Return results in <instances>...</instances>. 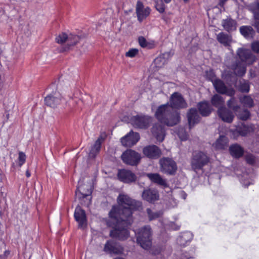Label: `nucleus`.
Instances as JSON below:
<instances>
[{
    "instance_id": "nucleus-27",
    "label": "nucleus",
    "mask_w": 259,
    "mask_h": 259,
    "mask_svg": "<svg viewBox=\"0 0 259 259\" xmlns=\"http://www.w3.org/2000/svg\"><path fill=\"white\" fill-rule=\"evenodd\" d=\"M229 150L231 155L236 158L242 156L244 152L243 148L237 144L231 146Z\"/></svg>"
},
{
    "instance_id": "nucleus-21",
    "label": "nucleus",
    "mask_w": 259,
    "mask_h": 259,
    "mask_svg": "<svg viewBox=\"0 0 259 259\" xmlns=\"http://www.w3.org/2000/svg\"><path fill=\"white\" fill-rule=\"evenodd\" d=\"M60 100L61 98L59 93L56 92L53 93V94L47 96L45 99V101L47 105L55 107L60 103Z\"/></svg>"
},
{
    "instance_id": "nucleus-28",
    "label": "nucleus",
    "mask_w": 259,
    "mask_h": 259,
    "mask_svg": "<svg viewBox=\"0 0 259 259\" xmlns=\"http://www.w3.org/2000/svg\"><path fill=\"white\" fill-rule=\"evenodd\" d=\"M228 139L225 136H220L217 139L215 142L213 144V146L216 149H225L228 146Z\"/></svg>"
},
{
    "instance_id": "nucleus-39",
    "label": "nucleus",
    "mask_w": 259,
    "mask_h": 259,
    "mask_svg": "<svg viewBox=\"0 0 259 259\" xmlns=\"http://www.w3.org/2000/svg\"><path fill=\"white\" fill-rule=\"evenodd\" d=\"M67 39V34L65 33H62L56 37V40L58 44H63L64 42H66Z\"/></svg>"
},
{
    "instance_id": "nucleus-1",
    "label": "nucleus",
    "mask_w": 259,
    "mask_h": 259,
    "mask_svg": "<svg viewBox=\"0 0 259 259\" xmlns=\"http://www.w3.org/2000/svg\"><path fill=\"white\" fill-rule=\"evenodd\" d=\"M118 209L114 208V238L124 240L129 236L127 227L132 222L133 211L142 208V202L121 193L117 198Z\"/></svg>"
},
{
    "instance_id": "nucleus-12",
    "label": "nucleus",
    "mask_w": 259,
    "mask_h": 259,
    "mask_svg": "<svg viewBox=\"0 0 259 259\" xmlns=\"http://www.w3.org/2000/svg\"><path fill=\"white\" fill-rule=\"evenodd\" d=\"M140 140V135L131 131L128 134L121 139L122 144L126 147H132Z\"/></svg>"
},
{
    "instance_id": "nucleus-32",
    "label": "nucleus",
    "mask_w": 259,
    "mask_h": 259,
    "mask_svg": "<svg viewBox=\"0 0 259 259\" xmlns=\"http://www.w3.org/2000/svg\"><path fill=\"white\" fill-rule=\"evenodd\" d=\"M80 40V37L78 35H74L72 34H69L67 35V39L66 40L67 45L68 47L64 49V51H67L69 49V47L75 45Z\"/></svg>"
},
{
    "instance_id": "nucleus-14",
    "label": "nucleus",
    "mask_w": 259,
    "mask_h": 259,
    "mask_svg": "<svg viewBox=\"0 0 259 259\" xmlns=\"http://www.w3.org/2000/svg\"><path fill=\"white\" fill-rule=\"evenodd\" d=\"M150 13V9L149 7H145L143 3L138 1L136 5V14L138 19L141 22L149 16Z\"/></svg>"
},
{
    "instance_id": "nucleus-48",
    "label": "nucleus",
    "mask_w": 259,
    "mask_h": 259,
    "mask_svg": "<svg viewBox=\"0 0 259 259\" xmlns=\"http://www.w3.org/2000/svg\"><path fill=\"white\" fill-rule=\"evenodd\" d=\"M246 161L247 163L252 164L254 162V158L251 155H249L246 157Z\"/></svg>"
},
{
    "instance_id": "nucleus-42",
    "label": "nucleus",
    "mask_w": 259,
    "mask_h": 259,
    "mask_svg": "<svg viewBox=\"0 0 259 259\" xmlns=\"http://www.w3.org/2000/svg\"><path fill=\"white\" fill-rule=\"evenodd\" d=\"M147 212L148 214V217L150 220L155 219L159 217V213L158 212H153L152 210L148 208L147 209Z\"/></svg>"
},
{
    "instance_id": "nucleus-51",
    "label": "nucleus",
    "mask_w": 259,
    "mask_h": 259,
    "mask_svg": "<svg viewBox=\"0 0 259 259\" xmlns=\"http://www.w3.org/2000/svg\"><path fill=\"white\" fill-rule=\"evenodd\" d=\"M252 25L257 29V32H259V20H255Z\"/></svg>"
},
{
    "instance_id": "nucleus-13",
    "label": "nucleus",
    "mask_w": 259,
    "mask_h": 259,
    "mask_svg": "<svg viewBox=\"0 0 259 259\" xmlns=\"http://www.w3.org/2000/svg\"><path fill=\"white\" fill-rule=\"evenodd\" d=\"M143 152L146 157L151 159L158 158L161 154L160 149L153 145L146 146L143 148Z\"/></svg>"
},
{
    "instance_id": "nucleus-25",
    "label": "nucleus",
    "mask_w": 259,
    "mask_h": 259,
    "mask_svg": "<svg viewBox=\"0 0 259 259\" xmlns=\"http://www.w3.org/2000/svg\"><path fill=\"white\" fill-rule=\"evenodd\" d=\"M246 65L247 64L240 62L232 65L231 69L233 70L234 73L236 75L242 76L246 73Z\"/></svg>"
},
{
    "instance_id": "nucleus-45",
    "label": "nucleus",
    "mask_w": 259,
    "mask_h": 259,
    "mask_svg": "<svg viewBox=\"0 0 259 259\" xmlns=\"http://www.w3.org/2000/svg\"><path fill=\"white\" fill-rule=\"evenodd\" d=\"M139 50L137 49H131L126 53V56L131 58L135 57L138 53Z\"/></svg>"
},
{
    "instance_id": "nucleus-3",
    "label": "nucleus",
    "mask_w": 259,
    "mask_h": 259,
    "mask_svg": "<svg viewBox=\"0 0 259 259\" xmlns=\"http://www.w3.org/2000/svg\"><path fill=\"white\" fill-rule=\"evenodd\" d=\"M137 242L144 249L148 250L152 245V231L150 226H146L136 231Z\"/></svg>"
},
{
    "instance_id": "nucleus-49",
    "label": "nucleus",
    "mask_w": 259,
    "mask_h": 259,
    "mask_svg": "<svg viewBox=\"0 0 259 259\" xmlns=\"http://www.w3.org/2000/svg\"><path fill=\"white\" fill-rule=\"evenodd\" d=\"M122 251H123V249L120 246L114 244V254L121 253L122 252Z\"/></svg>"
},
{
    "instance_id": "nucleus-46",
    "label": "nucleus",
    "mask_w": 259,
    "mask_h": 259,
    "mask_svg": "<svg viewBox=\"0 0 259 259\" xmlns=\"http://www.w3.org/2000/svg\"><path fill=\"white\" fill-rule=\"evenodd\" d=\"M138 41L140 45L142 48L148 47L149 43L146 41V39L144 37H139Z\"/></svg>"
},
{
    "instance_id": "nucleus-20",
    "label": "nucleus",
    "mask_w": 259,
    "mask_h": 259,
    "mask_svg": "<svg viewBox=\"0 0 259 259\" xmlns=\"http://www.w3.org/2000/svg\"><path fill=\"white\" fill-rule=\"evenodd\" d=\"M187 118L190 128L198 123L200 120V117L197 110L195 108H191L187 112Z\"/></svg>"
},
{
    "instance_id": "nucleus-43",
    "label": "nucleus",
    "mask_w": 259,
    "mask_h": 259,
    "mask_svg": "<svg viewBox=\"0 0 259 259\" xmlns=\"http://www.w3.org/2000/svg\"><path fill=\"white\" fill-rule=\"evenodd\" d=\"M239 89L243 92H248L249 90V85L248 82L243 81L240 83Z\"/></svg>"
},
{
    "instance_id": "nucleus-6",
    "label": "nucleus",
    "mask_w": 259,
    "mask_h": 259,
    "mask_svg": "<svg viewBox=\"0 0 259 259\" xmlns=\"http://www.w3.org/2000/svg\"><path fill=\"white\" fill-rule=\"evenodd\" d=\"M160 171L167 175H174L177 170L176 163L171 159L163 157L159 160Z\"/></svg>"
},
{
    "instance_id": "nucleus-26",
    "label": "nucleus",
    "mask_w": 259,
    "mask_h": 259,
    "mask_svg": "<svg viewBox=\"0 0 259 259\" xmlns=\"http://www.w3.org/2000/svg\"><path fill=\"white\" fill-rule=\"evenodd\" d=\"M197 107L200 114L203 116H208L211 112V109L209 104L206 102L199 103Z\"/></svg>"
},
{
    "instance_id": "nucleus-47",
    "label": "nucleus",
    "mask_w": 259,
    "mask_h": 259,
    "mask_svg": "<svg viewBox=\"0 0 259 259\" xmlns=\"http://www.w3.org/2000/svg\"><path fill=\"white\" fill-rule=\"evenodd\" d=\"M251 48L254 52L259 53V41H256L252 42Z\"/></svg>"
},
{
    "instance_id": "nucleus-54",
    "label": "nucleus",
    "mask_w": 259,
    "mask_h": 259,
    "mask_svg": "<svg viewBox=\"0 0 259 259\" xmlns=\"http://www.w3.org/2000/svg\"><path fill=\"white\" fill-rule=\"evenodd\" d=\"M26 176L27 178L30 177L31 176L30 172L28 170H27L26 171Z\"/></svg>"
},
{
    "instance_id": "nucleus-57",
    "label": "nucleus",
    "mask_w": 259,
    "mask_h": 259,
    "mask_svg": "<svg viewBox=\"0 0 259 259\" xmlns=\"http://www.w3.org/2000/svg\"><path fill=\"white\" fill-rule=\"evenodd\" d=\"M180 138H181V139H182V140H186V139H187V138H186H186H182L181 137V136H180Z\"/></svg>"
},
{
    "instance_id": "nucleus-50",
    "label": "nucleus",
    "mask_w": 259,
    "mask_h": 259,
    "mask_svg": "<svg viewBox=\"0 0 259 259\" xmlns=\"http://www.w3.org/2000/svg\"><path fill=\"white\" fill-rule=\"evenodd\" d=\"M206 75L210 79H212L214 76V73L212 70L207 71L206 72Z\"/></svg>"
},
{
    "instance_id": "nucleus-40",
    "label": "nucleus",
    "mask_w": 259,
    "mask_h": 259,
    "mask_svg": "<svg viewBox=\"0 0 259 259\" xmlns=\"http://www.w3.org/2000/svg\"><path fill=\"white\" fill-rule=\"evenodd\" d=\"M237 116L241 120H246L250 116V113L247 110H244L242 112L237 114Z\"/></svg>"
},
{
    "instance_id": "nucleus-35",
    "label": "nucleus",
    "mask_w": 259,
    "mask_h": 259,
    "mask_svg": "<svg viewBox=\"0 0 259 259\" xmlns=\"http://www.w3.org/2000/svg\"><path fill=\"white\" fill-rule=\"evenodd\" d=\"M168 54H164L162 56L157 57L154 61V64L157 68H161L163 67L166 63V60L165 59V56H168Z\"/></svg>"
},
{
    "instance_id": "nucleus-59",
    "label": "nucleus",
    "mask_w": 259,
    "mask_h": 259,
    "mask_svg": "<svg viewBox=\"0 0 259 259\" xmlns=\"http://www.w3.org/2000/svg\"><path fill=\"white\" fill-rule=\"evenodd\" d=\"M236 104V102L235 101V104H232V105H235Z\"/></svg>"
},
{
    "instance_id": "nucleus-36",
    "label": "nucleus",
    "mask_w": 259,
    "mask_h": 259,
    "mask_svg": "<svg viewBox=\"0 0 259 259\" xmlns=\"http://www.w3.org/2000/svg\"><path fill=\"white\" fill-rule=\"evenodd\" d=\"M104 251L107 254L112 256L113 254V241L108 240L105 243L104 247Z\"/></svg>"
},
{
    "instance_id": "nucleus-19",
    "label": "nucleus",
    "mask_w": 259,
    "mask_h": 259,
    "mask_svg": "<svg viewBox=\"0 0 259 259\" xmlns=\"http://www.w3.org/2000/svg\"><path fill=\"white\" fill-rule=\"evenodd\" d=\"M142 197L143 199L150 203H153L158 200L159 196L157 191L149 189L143 192Z\"/></svg>"
},
{
    "instance_id": "nucleus-8",
    "label": "nucleus",
    "mask_w": 259,
    "mask_h": 259,
    "mask_svg": "<svg viewBox=\"0 0 259 259\" xmlns=\"http://www.w3.org/2000/svg\"><path fill=\"white\" fill-rule=\"evenodd\" d=\"M152 121L151 117L145 115L135 116L132 118L133 126L141 129L147 128Z\"/></svg>"
},
{
    "instance_id": "nucleus-33",
    "label": "nucleus",
    "mask_w": 259,
    "mask_h": 259,
    "mask_svg": "<svg viewBox=\"0 0 259 259\" xmlns=\"http://www.w3.org/2000/svg\"><path fill=\"white\" fill-rule=\"evenodd\" d=\"M249 10L253 14L255 20H259V4L254 3L249 6Z\"/></svg>"
},
{
    "instance_id": "nucleus-11",
    "label": "nucleus",
    "mask_w": 259,
    "mask_h": 259,
    "mask_svg": "<svg viewBox=\"0 0 259 259\" xmlns=\"http://www.w3.org/2000/svg\"><path fill=\"white\" fill-rule=\"evenodd\" d=\"M92 193L91 186H79L75 192V195L79 199L87 198L88 202L85 204V205L88 206L91 201V197L90 195Z\"/></svg>"
},
{
    "instance_id": "nucleus-30",
    "label": "nucleus",
    "mask_w": 259,
    "mask_h": 259,
    "mask_svg": "<svg viewBox=\"0 0 259 259\" xmlns=\"http://www.w3.org/2000/svg\"><path fill=\"white\" fill-rule=\"evenodd\" d=\"M217 39L225 46H229L232 41L231 36L223 32H221L217 35Z\"/></svg>"
},
{
    "instance_id": "nucleus-56",
    "label": "nucleus",
    "mask_w": 259,
    "mask_h": 259,
    "mask_svg": "<svg viewBox=\"0 0 259 259\" xmlns=\"http://www.w3.org/2000/svg\"><path fill=\"white\" fill-rule=\"evenodd\" d=\"M165 1V3H168L169 2H170L171 0H164Z\"/></svg>"
},
{
    "instance_id": "nucleus-7",
    "label": "nucleus",
    "mask_w": 259,
    "mask_h": 259,
    "mask_svg": "<svg viewBox=\"0 0 259 259\" xmlns=\"http://www.w3.org/2000/svg\"><path fill=\"white\" fill-rule=\"evenodd\" d=\"M167 104L173 109H180L187 107V103L181 94L178 92L173 93L170 97L169 101Z\"/></svg>"
},
{
    "instance_id": "nucleus-58",
    "label": "nucleus",
    "mask_w": 259,
    "mask_h": 259,
    "mask_svg": "<svg viewBox=\"0 0 259 259\" xmlns=\"http://www.w3.org/2000/svg\"><path fill=\"white\" fill-rule=\"evenodd\" d=\"M184 236H185V235H183V236H182L180 238V239H182L183 238H184Z\"/></svg>"
},
{
    "instance_id": "nucleus-41",
    "label": "nucleus",
    "mask_w": 259,
    "mask_h": 259,
    "mask_svg": "<svg viewBox=\"0 0 259 259\" xmlns=\"http://www.w3.org/2000/svg\"><path fill=\"white\" fill-rule=\"evenodd\" d=\"M155 8L160 13H162L164 12L165 6L161 0H160L159 2H157L155 5Z\"/></svg>"
},
{
    "instance_id": "nucleus-4",
    "label": "nucleus",
    "mask_w": 259,
    "mask_h": 259,
    "mask_svg": "<svg viewBox=\"0 0 259 259\" xmlns=\"http://www.w3.org/2000/svg\"><path fill=\"white\" fill-rule=\"evenodd\" d=\"M209 162V158L207 155L202 151H195L193 152L191 160L192 169L197 171L202 169L203 167L207 165Z\"/></svg>"
},
{
    "instance_id": "nucleus-15",
    "label": "nucleus",
    "mask_w": 259,
    "mask_h": 259,
    "mask_svg": "<svg viewBox=\"0 0 259 259\" xmlns=\"http://www.w3.org/2000/svg\"><path fill=\"white\" fill-rule=\"evenodd\" d=\"M74 215L75 220L78 223L79 227L83 228L87 226L85 212L80 206H78L76 207Z\"/></svg>"
},
{
    "instance_id": "nucleus-24",
    "label": "nucleus",
    "mask_w": 259,
    "mask_h": 259,
    "mask_svg": "<svg viewBox=\"0 0 259 259\" xmlns=\"http://www.w3.org/2000/svg\"><path fill=\"white\" fill-rule=\"evenodd\" d=\"M222 25L224 29L228 32L234 31L237 28V23L236 21L230 17L223 19L222 21Z\"/></svg>"
},
{
    "instance_id": "nucleus-22",
    "label": "nucleus",
    "mask_w": 259,
    "mask_h": 259,
    "mask_svg": "<svg viewBox=\"0 0 259 259\" xmlns=\"http://www.w3.org/2000/svg\"><path fill=\"white\" fill-rule=\"evenodd\" d=\"M151 132L157 141L162 142L164 140V130L160 124H155L152 128Z\"/></svg>"
},
{
    "instance_id": "nucleus-31",
    "label": "nucleus",
    "mask_w": 259,
    "mask_h": 259,
    "mask_svg": "<svg viewBox=\"0 0 259 259\" xmlns=\"http://www.w3.org/2000/svg\"><path fill=\"white\" fill-rule=\"evenodd\" d=\"M225 100L222 96L218 94H215L211 99V104L219 108L224 107Z\"/></svg>"
},
{
    "instance_id": "nucleus-17",
    "label": "nucleus",
    "mask_w": 259,
    "mask_h": 259,
    "mask_svg": "<svg viewBox=\"0 0 259 259\" xmlns=\"http://www.w3.org/2000/svg\"><path fill=\"white\" fill-rule=\"evenodd\" d=\"M217 113L219 117L224 122L231 123L234 119V115L232 112L226 107L220 108Z\"/></svg>"
},
{
    "instance_id": "nucleus-52",
    "label": "nucleus",
    "mask_w": 259,
    "mask_h": 259,
    "mask_svg": "<svg viewBox=\"0 0 259 259\" xmlns=\"http://www.w3.org/2000/svg\"><path fill=\"white\" fill-rule=\"evenodd\" d=\"M109 214L111 218H113V207H112V208L110 210Z\"/></svg>"
},
{
    "instance_id": "nucleus-34",
    "label": "nucleus",
    "mask_w": 259,
    "mask_h": 259,
    "mask_svg": "<svg viewBox=\"0 0 259 259\" xmlns=\"http://www.w3.org/2000/svg\"><path fill=\"white\" fill-rule=\"evenodd\" d=\"M241 103L243 106L248 108L252 107L254 105L252 99L248 96H245L239 99Z\"/></svg>"
},
{
    "instance_id": "nucleus-2",
    "label": "nucleus",
    "mask_w": 259,
    "mask_h": 259,
    "mask_svg": "<svg viewBox=\"0 0 259 259\" xmlns=\"http://www.w3.org/2000/svg\"><path fill=\"white\" fill-rule=\"evenodd\" d=\"M155 116L161 123L168 126L178 124L181 120L180 112L168 106V104L162 105L157 108Z\"/></svg>"
},
{
    "instance_id": "nucleus-9",
    "label": "nucleus",
    "mask_w": 259,
    "mask_h": 259,
    "mask_svg": "<svg viewBox=\"0 0 259 259\" xmlns=\"http://www.w3.org/2000/svg\"><path fill=\"white\" fill-rule=\"evenodd\" d=\"M237 55L240 62L247 65H251L256 60V57L248 49L239 48L237 51Z\"/></svg>"
},
{
    "instance_id": "nucleus-5",
    "label": "nucleus",
    "mask_w": 259,
    "mask_h": 259,
    "mask_svg": "<svg viewBox=\"0 0 259 259\" xmlns=\"http://www.w3.org/2000/svg\"><path fill=\"white\" fill-rule=\"evenodd\" d=\"M123 162L131 166L137 165L141 160V155L132 149L125 151L121 155Z\"/></svg>"
},
{
    "instance_id": "nucleus-16",
    "label": "nucleus",
    "mask_w": 259,
    "mask_h": 259,
    "mask_svg": "<svg viewBox=\"0 0 259 259\" xmlns=\"http://www.w3.org/2000/svg\"><path fill=\"white\" fill-rule=\"evenodd\" d=\"M213 85L217 92L222 94H227L233 96L235 94L233 90H228L224 83L220 79H215L213 81Z\"/></svg>"
},
{
    "instance_id": "nucleus-55",
    "label": "nucleus",
    "mask_w": 259,
    "mask_h": 259,
    "mask_svg": "<svg viewBox=\"0 0 259 259\" xmlns=\"http://www.w3.org/2000/svg\"><path fill=\"white\" fill-rule=\"evenodd\" d=\"M113 233V229H111L110 231V235L111 236L112 233Z\"/></svg>"
},
{
    "instance_id": "nucleus-18",
    "label": "nucleus",
    "mask_w": 259,
    "mask_h": 259,
    "mask_svg": "<svg viewBox=\"0 0 259 259\" xmlns=\"http://www.w3.org/2000/svg\"><path fill=\"white\" fill-rule=\"evenodd\" d=\"M105 137V134H102L96 141L89 153V156L90 158H95L96 155L99 153L101 149V144L104 140Z\"/></svg>"
},
{
    "instance_id": "nucleus-38",
    "label": "nucleus",
    "mask_w": 259,
    "mask_h": 259,
    "mask_svg": "<svg viewBox=\"0 0 259 259\" xmlns=\"http://www.w3.org/2000/svg\"><path fill=\"white\" fill-rule=\"evenodd\" d=\"M232 104H235V100L234 98H231L227 101V105L229 108L232 109L234 112H237L240 108V106L236 104L235 105H232Z\"/></svg>"
},
{
    "instance_id": "nucleus-53",
    "label": "nucleus",
    "mask_w": 259,
    "mask_h": 259,
    "mask_svg": "<svg viewBox=\"0 0 259 259\" xmlns=\"http://www.w3.org/2000/svg\"><path fill=\"white\" fill-rule=\"evenodd\" d=\"M226 1V0H221L219 3V5L221 7H223Z\"/></svg>"
},
{
    "instance_id": "nucleus-29",
    "label": "nucleus",
    "mask_w": 259,
    "mask_h": 259,
    "mask_svg": "<svg viewBox=\"0 0 259 259\" xmlns=\"http://www.w3.org/2000/svg\"><path fill=\"white\" fill-rule=\"evenodd\" d=\"M240 32L245 38H252L254 31L250 26H242L239 28Z\"/></svg>"
},
{
    "instance_id": "nucleus-10",
    "label": "nucleus",
    "mask_w": 259,
    "mask_h": 259,
    "mask_svg": "<svg viewBox=\"0 0 259 259\" xmlns=\"http://www.w3.org/2000/svg\"><path fill=\"white\" fill-rule=\"evenodd\" d=\"M117 177L119 181L125 183L134 182L137 179V177L134 173L126 169H118Z\"/></svg>"
},
{
    "instance_id": "nucleus-44",
    "label": "nucleus",
    "mask_w": 259,
    "mask_h": 259,
    "mask_svg": "<svg viewBox=\"0 0 259 259\" xmlns=\"http://www.w3.org/2000/svg\"><path fill=\"white\" fill-rule=\"evenodd\" d=\"M26 160V155L25 154L22 152H20L19 153V157H18V160H19V165L20 166H21L22 164L24 163Z\"/></svg>"
},
{
    "instance_id": "nucleus-23",
    "label": "nucleus",
    "mask_w": 259,
    "mask_h": 259,
    "mask_svg": "<svg viewBox=\"0 0 259 259\" xmlns=\"http://www.w3.org/2000/svg\"><path fill=\"white\" fill-rule=\"evenodd\" d=\"M147 176L152 182L164 187H167L166 180L163 179L159 174L149 173L147 174Z\"/></svg>"
},
{
    "instance_id": "nucleus-37",
    "label": "nucleus",
    "mask_w": 259,
    "mask_h": 259,
    "mask_svg": "<svg viewBox=\"0 0 259 259\" xmlns=\"http://www.w3.org/2000/svg\"><path fill=\"white\" fill-rule=\"evenodd\" d=\"M252 130V127L245 125H242L237 129L238 133L242 136H246L248 134L251 132Z\"/></svg>"
}]
</instances>
